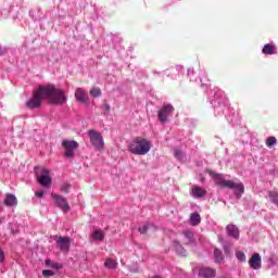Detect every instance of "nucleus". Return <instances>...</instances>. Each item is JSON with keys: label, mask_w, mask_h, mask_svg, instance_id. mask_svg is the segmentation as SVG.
<instances>
[{"label": "nucleus", "mask_w": 278, "mask_h": 278, "mask_svg": "<svg viewBox=\"0 0 278 278\" xmlns=\"http://www.w3.org/2000/svg\"><path fill=\"white\" fill-rule=\"evenodd\" d=\"M42 99H48L54 105H64L66 103V94L64 90L55 88L53 85L40 86L33 94V98L26 102V108L34 110L42 105Z\"/></svg>", "instance_id": "nucleus-1"}, {"label": "nucleus", "mask_w": 278, "mask_h": 278, "mask_svg": "<svg viewBox=\"0 0 278 278\" xmlns=\"http://www.w3.org/2000/svg\"><path fill=\"white\" fill-rule=\"evenodd\" d=\"M211 179L222 188H230V190H235V195L237 199H240L242 194H244V185L242 182H233L232 180H226L225 177L220 174H216L215 172L207 170Z\"/></svg>", "instance_id": "nucleus-2"}, {"label": "nucleus", "mask_w": 278, "mask_h": 278, "mask_svg": "<svg viewBox=\"0 0 278 278\" xmlns=\"http://www.w3.org/2000/svg\"><path fill=\"white\" fill-rule=\"evenodd\" d=\"M152 148L153 143L151 140L144 137H136L130 141L128 151L132 153V155H147Z\"/></svg>", "instance_id": "nucleus-3"}, {"label": "nucleus", "mask_w": 278, "mask_h": 278, "mask_svg": "<svg viewBox=\"0 0 278 278\" xmlns=\"http://www.w3.org/2000/svg\"><path fill=\"white\" fill-rule=\"evenodd\" d=\"M211 103L214 105L215 114L220 116V114H225V110H227V105H229V100L225 91L216 89L214 91V100Z\"/></svg>", "instance_id": "nucleus-4"}, {"label": "nucleus", "mask_w": 278, "mask_h": 278, "mask_svg": "<svg viewBox=\"0 0 278 278\" xmlns=\"http://www.w3.org/2000/svg\"><path fill=\"white\" fill-rule=\"evenodd\" d=\"M87 136L90 139V143L96 149V151H103V148L105 147V141L103 140V136H101V132L91 129L88 130Z\"/></svg>", "instance_id": "nucleus-5"}, {"label": "nucleus", "mask_w": 278, "mask_h": 278, "mask_svg": "<svg viewBox=\"0 0 278 278\" xmlns=\"http://www.w3.org/2000/svg\"><path fill=\"white\" fill-rule=\"evenodd\" d=\"M62 147L64 149L65 157H75V151L79 148V143L75 140H63Z\"/></svg>", "instance_id": "nucleus-6"}, {"label": "nucleus", "mask_w": 278, "mask_h": 278, "mask_svg": "<svg viewBox=\"0 0 278 278\" xmlns=\"http://www.w3.org/2000/svg\"><path fill=\"white\" fill-rule=\"evenodd\" d=\"M174 108L170 104H165L163 108L159 111V121L164 125V123H168V118H170Z\"/></svg>", "instance_id": "nucleus-7"}, {"label": "nucleus", "mask_w": 278, "mask_h": 278, "mask_svg": "<svg viewBox=\"0 0 278 278\" xmlns=\"http://www.w3.org/2000/svg\"><path fill=\"white\" fill-rule=\"evenodd\" d=\"M37 181L42 188L51 186V172L47 168L41 169L40 175L37 176Z\"/></svg>", "instance_id": "nucleus-8"}, {"label": "nucleus", "mask_w": 278, "mask_h": 278, "mask_svg": "<svg viewBox=\"0 0 278 278\" xmlns=\"http://www.w3.org/2000/svg\"><path fill=\"white\" fill-rule=\"evenodd\" d=\"M54 240L61 251L66 253L71 249V238L68 237H54Z\"/></svg>", "instance_id": "nucleus-9"}, {"label": "nucleus", "mask_w": 278, "mask_h": 278, "mask_svg": "<svg viewBox=\"0 0 278 278\" xmlns=\"http://www.w3.org/2000/svg\"><path fill=\"white\" fill-rule=\"evenodd\" d=\"M52 199H54L56 205H59V207L64 212H68V210H71V205H68V202L64 197L52 193Z\"/></svg>", "instance_id": "nucleus-10"}, {"label": "nucleus", "mask_w": 278, "mask_h": 278, "mask_svg": "<svg viewBox=\"0 0 278 278\" xmlns=\"http://www.w3.org/2000/svg\"><path fill=\"white\" fill-rule=\"evenodd\" d=\"M249 265L251 268H253V270H260V268H262V256L260 255V253H254L251 256Z\"/></svg>", "instance_id": "nucleus-11"}, {"label": "nucleus", "mask_w": 278, "mask_h": 278, "mask_svg": "<svg viewBox=\"0 0 278 278\" xmlns=\"http://www.w3.org/2000/svg\"><path fill=\"white\" fill-rule=\"evenodd\" d=\"M277 45L275 42L265 43L262 49L263 55H277Z\"/></svg>", "instance_id": "nucleus-12"}, {"label": "nucleus", "mask_w": 278, "mask_h": 278, "mask_svg": "<svg viewBox=\"0 0 278 278\" xmlns=\"http://www.w3.org/2000/svg\"><path fill=\"white\" fill-rule=\"evenodd\" d=\"M75 99L78 103H88V92L84 88H76Z\"/></svg>", "instance_id": "nucleus-13"}, {"label": "nucleus", "mask_w": 278, "mask_h": 278, "mask_svg": "<svg viewBox=\"0 0 278 278\" xmlns=\"http://www.w3.org/2000/svg\"><path fill=\"white\" fill-rule=\"evenodd\" d=\"M199 277L201 278H214L216 277V269L212 267H202L199 270Z\"/></svg>", "instance_id": "nucleus-14"}, {"label": "nucleus", "mask_w": 278, "mask_h": 278, "mask_svg": "<svg viewBox=\"0 0 278 278\" xmlns=\"http://www.w3.org/2000/svg\"><path fill=\"white\" fill-rule=\"evenodd\" d=\"M191 194L193 199H203V197L207 194V191L203 187L193 186L191 189Z\"/></svg>", "instance_id": "nucleus-15"}, {"label": "nucleus", "mask_w": 278, "mask_h": 278, "mask_svg": "<svg viewBox=\"0 0 278 278\" xmlns=\"http://www.w3.org/2000/svg\"><path fill=\"white\" fill-rule=\"evenodd\" d=\"M226 231L230 238H235V240H238L240 238V230L236 225H228L226 227Z\"/></svg>", "instance_id": "nucleus-16"}, {"label": "nucleus", "mask_w": 278, "mask_h": 278, "mask_svg": "<svg viewBox=\"0 0 278 278\" xmlns=\"http://www.w3.org/2000/svg\"><path fill=\"white\" fill-rule=\"evenodd\" d=\"M173 250L177 253V255H181V257H186V255H188V252L186 249H184V247H181L179 241H173Z\"/></svg>", "instance_id": "nucleus-17"}, {"label": "nucleus", "mask_w": 278, "mask_h": 278, "mask_svg": "<svg viewBox=\"0 0 278 278\" xmlns=\"http://www.w3.org/2000/svg\"><path fill=\"white\" fill-rule=\"evenodd\" d=\"M18 201L16 200V195L8 193L4 198V205L9 207H14L17 205Z\"/></svg>", "instance_id": "nucleus-18"}, {"label": "nucleus", "mask_w": 278, "mask_h": 278, "mask_svg": "<svg viewBox=\"0 0 278 278\" xmlns=\"http://www.w3.org/2000/svg\"><path fill=\"white\" fill-rule=\"evenodd\" d=\"M104 266L105 268H109L111 270H114L116 269V267L118 266V262L112 260V258H108L105 262H104Z\"/></svg>", "instance_id": "nucleus-19"}, {"label": "nucleus", "mask_w": 278, "mask_h": 278, "mask_svg": "<svg viewBox=\"0 0 278 278\" xmlns=\"http://www.w3.org/2000/svg\"><path fill=\"white\" fill-rule=\"evenodd\" d=\"M190 223L193 226L199 225V223H201V215H199V213H193L190 216Z\"/></svg>", "instance_id": "nucleus-20"}, {"label": "nucleus", "mask_w": 278, "mask_h": 278, "mask_svg": "<svg viewBox=\"0 0 278 278\" xmlns=\"http://www.w3.org/2000/svg\"><path fill=\"white\" fill-rule=\"evenodd\" d=\"M91 238H93V240H103L105 238V233H103L102 230H94Z\"/></svg>", "instance_id": "nucleus-21"}, {"label": "nucleus", "mask_w": 278, "mask_h": 278, "mask_svg": "<svg viewBox=\"0 0 278 278\" xmlns=\"http://www.w3.org/2000/svg\"><path fill=\"white\" fill-rule=\"evenodd\" d=\"M174 156L176 157V160H178L179 162H184L185 160V155L184 152L179 149H174Z\"/></svg>", "instance_id": "nucleus-22"}, {"label": "nucleus", "mask_w": 278, "mask_h": 278, "mask_svg": "<svg viewBox=\"0 0 278 278\" xmlns=\"http://www.w3.org/2000/svg\"><path fill=\"white\" fill-rule=\"evenodd\" d=\"M185 238L187 240V244H192L194 233H192V231H190V230H187V231H185Z\"/></svg>", "instance_id": "nucleus-23"}, {"label": "nucleus", "mask_w": 278, "mask_h": 278, "mask_svg": "<svg viewBox=\"0 0 278 278\" xmlns=\"http://www.w3.org/2000/svg\"><path fill=\"white\" fill-rule=\"evenodd\" d=\"M269 199L271 203H275V205H278V193L277 191H269Z\"/></svg>", "instance_id": "nucleus-24"}, {"label": "nucleus", "mask_w": 278, "mask_h": 278, "mask_svg": "<svg viewBox=\"0 0 278 278\" xmlns=\"http://www.w3.org/2000/svg\"><path fill=\"white\" fill-rule=\"evenodd\" d=\"M215 262H223V252L218 249L214 250Z\"/></svg>", "instance_id": "nucleus-25"}, {"label": "nucleus", "mask_w": 278, "mask_h": 278, "mask_svg": "<svg viewBox=\"0 0 278 278\" xmlns=\"http://www.w3.org/2000/svg\"><path fill=\"white\" fill-rule=\"evenodd\" d=\"M275 144H277V138L268 137L266 140V146L270 149L271 147H275Z\"/></svg>", "instance_id": "nucleus-26"}, {"label": "nucleus", "mask_w": 278, "mask_h": 278, "mask_svg": "<svg viewBox=\"0 0 278 278\" xmlns=\"http://www.w3.org/2000/svg\"><path fill=\"white\" fill-rule=\"evenodd\" d=\"M236 257L239 260V262H247V255L242 251H237Z\"/></svg>", "instance_id": "nucleus-27"}, {"label": "nucleus", "mask_w": 278, "mask_h": 278, "mask_svg": "<svg viewBox=\"0 0 278 278\" xmlns=\"http://www.w3.org/2000/svg\"><path fill=\"white\" fill-rule=\"evenodd\" d=\"M91 97H101V89L99 87H93L90 90Z\"/></svg>", "instance_id": "nucleus-28"}, {"label": "nucleus", "mask_w": 278, "mask_h": 278, "mask_svg": "<svg viewBox=\"0 0 278 278\" xmlns=\"http://www.w3.org/2000/svg\"><path fill=\"white\" fill-rule=\"evenodd\" d=\"M104 116H110V104L102 105Z\"/></svg>", "instance_id": "nucleus-29"}, {"label": "nucleus", "mask_w": 278, "mask_h": 278, "mask_svg": "<svg viewBox=\"0 0 278 278\" xmlns=\"http://www.w3.org/2000/svg\"><path fill=\"white\" fill-rule=\"evenodd\" d=\"M149 229H151V227H149L148 225H143V226L139 227V232L147 233V231H149Z\"/></svg>", "instance_id": "nucleus-30"}, {"label": "nucleus", "mask_w": 278, "mask_h": 278, "mask_svg": "<svg viewBox=\"0 0 278 278\" xmlns=\"http://www.w3.org/2000/svg\"><path fill=\"white\" fill-rule=\"evenodd\" d=\"M43 277H53V270L51 269H45L42 271Z\"/></svg>", "instance_id": "nucleus-31"}, {"label": "nucleus", "mask_w": 278, "mask_h": 278, "mask_svg": "<svg viewBox=\"0 0 278 278\" xmlns=\"http://www.w3.org/2000/svg\"><path fill=\"white\" fill-rule=\"evenodd\" d=\"M68 188H71V185L64 184V185H62L61 190L66 193V192H68Z\"/></svg>", "instance_id": "nucleus-32"}, {"label": "nucleus", "mask_w": 278, "mask_h": 278, "mask_svg": "<svg viewBox=\"0 0 278 278\" xmlns=\"http://www.w3.org/2000/svg\"><path fill=\"white\" fill-rule=\"evenodd\" d=\"M5 260V254L3 253V250L0 249V264L3 263Z\"/></svg>", "instance_id": "nucleus-33"}, {"label": "nucleus", "mask_w": 278, "mask_h": 278, "mask_svg": "<svg viewBox=\"0 0 278 278\" xmlns=\"http://www.w3.org/2000/svg\"><path fill=\"white\" fill-rule=\"evenodd\" d=\"M36 197H38V199H42L45 191L40 190V191H36Z\"/></svg>", "instance_id": "nucleus-34"}, {"label": "nucleus", "mask_w": 278, "mask_h": 278, "mask_svg": "<svg viewBox=\"0 0 278 278\" xmlns=\"http://www.w3.org/2000/svg\"><path fill=\"white\" fill-rule=\"evenodd\" d=\"M223 247H224L225 253L229 254L230 253L229 247H227V244H225V243H223Z\"/></svg>", "instance_id": "nucleus-35"}, {"label": "nucleus", "mask_w": 278, "mask_h": 278, "mask_svg": "<svg viewBox=\"0 0 278 278\" xmlns=\"http://www.w3.org/2000/svg\"><path fill=\"white\" fill-rule=\"evenodd\" d=\"M191 75H194V68L188 70V77H190Z\"/></svg>", "instance_id": "nucleus-36"}, {"label": "nucleus", "mask_w": 278, "mask_h": 278, "mask_svg": "<svg viewBox=\"0 0 278 278\" xmlns=\"http://www.w3.org/2000/svg\"><path fill=\"white\" fill-rule=\"evenodd\" d=\"M1 55H3V48L2 47H0V58H1Z\"/></svg>", "instance_id": "nucleus-37"}, {"label": "nucleus", "mask_w": 278, "mask_h": 278, "mask_svg": "<svg viewBox=\"0 0 278 278\" xmlns=\"http://www.w3.org/2000/svg\"><path fill=\"white\" fill-rule=\"evenodd\" d=\"M219 242H223V239H222V238H219Z\"/></svg>", "instance_id": "nucleus-38"}, {"label": "nucleus", "mask_w": 278, "mask_h": 278, "mask_svg": "<svg viewBox=\"0 0 278 278\" xmlns=\"http://www.w3.org/2000/svg\"><path fill=\"white\" fill-rule=\"evenodd\" d=\"M153 278H161L160 276H155V277H153Z\"/></svg>", "instance_id": "nucleus-39"}, {"label": "nucleus", "mask_w": 278, "mask_h": 278, "mask_svg": "<svg viewBox=\"0 0 278 278\" xmlns=\"http://www.w3.org/2000/svg\"><path fill=\"white\" fill-rule=\"evenodd\" d=\"M46 264H49V261H47Z\"/></svg>", "instance_id": "nucleus-40"}, {"label": "nucleus", "mask_w": 278, "mask_h": 278, "mask_svg": "<svg viewBox=\"0 0 278 278\" xmlns=\"http://www.w3.org/2000/svg\"><path fill=\"white\" fill-rule=\"evenodd\" d=\"M178 68H181V66H178Z\"/></svg>", "instance_id": "nucleus-41"}]
</instances>
